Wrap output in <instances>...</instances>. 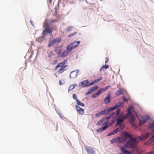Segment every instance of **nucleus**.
<instances>
[{"label":"nucleus","mask_w":154,"mask_h":154,"mask_svg":"<svg viewBox=\"0 0 154 154\" xmlns=\"http://www.w3.org/2000/svg\"><path fill=\"white\" fill-rule=\"evenodd\" d=\"M139 137L135 139H132V136L127 132L124 134V136L123 137H117L113 138L111 141V143L113 144L116 142L117 143H125V145L121 148L122 152L125 154H131V152L127 150L125 148H130L135 146V144L137 140Z\"/></svg>","instance_id":"nucleus-1"},{"label":"nucleus","mask_w":154,"mask_h":154,"mask_svg":"<svg viewBox=\"0 0 154 154\" xmlns=\"http://www.w3.org/2000/svg\"><path fill=\"white\" fill-rule=\"evenodd\" d=\"M80 43L79 41L75 42L72 43L66 47V50L62 51V47L60 46L55 48L54 51L60 57H64L67 56L72 49L77 47Z\"/></svg>","instance_id":"nucleus-2"},{"label":"nucleus","mask_w":154,"mask_h":154,"mask_svg":"<svg viewBox=\"0 0 154 154\" xmlns=\"http://www.w3.org/2000/svg\"><path fill=\"white\" fill-rule=\"evenodd\" d=\"M66 61V60H64L62 62L59 63L56 66L54 70H56L58 68L60 67V68L58 70V73L61 74L65 70H66V69L67 66V65H65V63Z\"/></svg>","instance_id":"nucleus-3"},{"label":"nucleus","mask_w":154,"mask_h":154,"mask_svg":"<svg viewBox=\"0 0 154 154\" xmlns=\"http://www.w3.org/2000/svg\"><path fill=\"white\" fill-rule=\"evenodd\" d=\"M115 114V112L112 113L109 116H107L106 118H103L101 119L97 122V125L100 126L101 125L108 124V123L109 122V119L111 117V116Z\"/></svg>","instance_id":"nucleus-4"},{"label":"nucleus","mask_w":154,"mask_h":154,"mask_svg":"<svg viewBox=\"0 0 154 154\" xmlns=\"http://www.w3.org/2000/svg\"><path fill=\"white\" fill-rule=\"evenodd\" d=\"M123 115V113H122L121 114L119 115V118L117 119V122L116 124V125H118L122 123L124 121L125 119L128 118V116H126L125 115L123 116H122Z\"/></svg>","instance_id":"nucleus-5"},{"label":"nucleus","mask_w":154,"mask_h":154,"mask_svg":"<svg viewBox=\"0 0 154 154\" xmlns=\"http://www.w3.org/2000/svg\"><path fill=\"white\" fill-rule=\"evenodd\" d=\"M149 136V133H147L146 134L144 135V136H139L137 137H136L135 138H133L132 137V139H135L136 138L139 137V139H137V142L135 144V146L137 145V143L140 140H143L144 139H146L148 138Z\"/></svg>","instance_id":"nucleus-6"},{"label":"nucleus","mask_w":154,"mask_h":154,"mask_svg":"<svg viewBox=\"0 0 154 154\" xmlns=\"http://www.w3.org/2000/svg\"><path fill=\"white\" fill-rule=\"evenodd\" d=\"M52 31V29L49 27L46 28L43 31L42 34L43 36H45L48 34L51 33Z\"/></svg>","instance_id":"nucleus-7"},{"label":"nucleus","mask_w":154,"mask_h":154,"mask_svg":"<svg viewBox=\"0 0 154 154\" xmlns=\"http://www.w3.org/2000/svg\"><path fill=\"white\" fill-rule=\"evenodd\" d=\"M85 149L88 154H95L94 151L91 147L86 146Z\"/></svg>","instance_id":"nucleus-8"},{"label":"nucleus","mask_w":154,"mask_h":154,"mask_svg":"<svg viewBox=\"0 0 154 154\" xmlns=\"http://www.w3.org/2000/svg\"><path fill=\"white\" fill-rule=\"evenodd\" d=\"M108 114L107 110L104 109L98 112L95 115L96 117H99L103 115H106Z\"/></svg>","instance_id":"nucleus-9"},{"label":"nucleus","mask_w":154,"mask_h":154,"mask_svg":"<svg viewBox=\"0 0 154 154\" xmlns=\"http://www.w3.org/2000/svg\"><path fill=\"white\" fill-rule=\"evenodd\" d=\"M77 112L80 115H82L84 113V110L83 109L80 107L78 105L75 106Z\"/></svg>","instance_id":"nucleus-10"},{"label":"nucleus","mask_w":154,"mask_h":154,"mask_svg":"<svg viewBox=\"0 0 154 154\" xmlns=\"http://www.w3.org/2000/svg\"><path fill=\"white\" fill-rule=\"evenodd\" d=\"M149 119V117L148 116H146L143 117L142 118V120L140 121L139 125H142L145 123L146 121L148 120Z\"/></svg>","instance_id":"nucleus-11"},{"label":"nucleus","mask_w":154,"mask_h":154,"mask_svg":"<svg viewBox=\"0 0 154 154\" xmlns=\"http://www.w3.org/2000/svg\"><path fill=\"white\" fill-rule=\"evenodd\" d=\"M78 71L77 70L72 71L70 73L69 77L71 79H74L78 75Z\"/></svg>","instance_id":"nucleus-12"},{"label":"nucleus","mask_w":154,"mask_h":154,"mask_svg":"<svg viewBox=\"0 0 154 154\" xmlns=\"http://www.w3.org/2000/svg\"><path fill=\"white\" fill-rule=\"evenodd\" d=\"M60 40V39H59L58 40L57 39H54L52 41H50L49 42L48 45V47H50L54 45V44L57 43V42H59Z\"/></svg>","instance_id":"nucleus-13"},{"label":"nucleus","mask_w":154,"mask_h":154,"mask_svg":"<svg viewBox=\"0 0 154 154\" xmlns=\"http://www.w3.org/2000/svg\"><path fill=\"white\" fill-rule=\"evenodd\" d=\"M98 88V87L97 86H94L92 87L86 93L85 95H87L88 94L91 93L93 91L97 90Z\"/></svg>","instance_id":"nucleus-14"},{"label":"nucleus","mask_w":154,"mask_h":154,"mask_svg":"<svg viewBox=\"0 0 154 154\" xmlns=\"http://www.w3.org/2000/svg\"><path fill=\"white\" fill-rule=\"evenodd\" d=\"M110 126L109 124H107L103 126V127L100 128L97 130V132L98 133H100L104 131L106 128L109 127Z\"/></svg>","instance_id":"nucleus-15"},{"label":"nucleus","mask_w":154,"mask_h":154,"mask_svg":"<svg viewBox=\"0 0 154 154\" xmlns=\"http://www.w3.org/2000/svg\"><path fill=\"white\" fill-rule=\"evenodd\" d=\"M131 118L129 119V121L130 122V123L133 126H134V122L135 121V118L134 116L133 115H130Z\"/></svg>","instance_id":"nucleus-16"},{"label":"nucleus","mask_w":154,"mask_h":154,"mask_svg":"<svg viewBox=\"0 0 154 154\" xmlns=\"http://www.w3.org/2000/svg\"><path fill=\"white\" fill-rule=\"evenodd\" d=\"M80 83L84 87H88L89 86V83L87 80H85L81 82Z\"/></svg>","instance_id":"nucleus-17"},{"label":"nucleus","mask_w":154,"mask_h":154,"mask_svg":"<svg viewBox=\"0 0 154 154\" xmlns=\"http://www.w3.org/2000/svg\"><path fill=\"white\" fill-rule=\"evenodd\" d=\"M110 95H108L106 98H105L103 100L104 103L107 104L109 103L110 101Z\"/></svg>","instance_id":"nucleus-18"},{"label":"nucleus","mask_w":154,"mask_h":154,"mask_svg":"<svg viewBox=\"0 0 154 154\" xmlns=\"http://www.w3.org/2000/svg\"><path fill=\"white\" fill-rule=\"evenodd\" d=\"M101 79H102V78L100 77V78H99V79H96L95 80L90 82V83H89V86L90 85H93L99 82Z\"/></svg>","instance_id":"nucleus-19"},{"label":"nucleus","mask_w":154,"mask_h":154,"mask_svg":"<svg viewBox=\"0 0 154 154\" xmlns=\"http://www.w3.org/2000/svg\"><path fill=\"white\" fill-rule=\"evenodd\" d=\"M133 109V107L132 106H129L128 109V112L125 115L128 116L132 114L131 113V111L132 109Z\"/></svg>","instance_id":"nucleus-20"},{"label":"nucleus","mask_w":154,"mask_h":154,"mask_svg":"<svg viewBox=\"0 0 154 154\" xmlns=\"http://www.w3.org/2000/svg\"><path fill=\"white\" fill-rule=\"evenodd\" d=\"M124 104L121 102H119L117 103L115 106V107L116 109L123 106Z\"/></svg>","instance_id":"nucleus-21"},{"label":"nucleus","mask_w":154,"mask_h":154,"mask_svg":"<svg viewBox=\"0 0 154 154\" xmlns=\"http://www.w3.org/2000/svg\"><path fill=\"white\" fill-rule=\"evenodd\" d=\"M125 128V125L123 124H120L119 127L116 129L117 132L122 130Z\"/></svg>","instance_id":"nucleus-22"},{"label":"nucleus","mask_w":154,"mask_h":154,"mask_svg":"<svg viewBox=\"0 0 154 154\" xmlns=\"http://www.w3.org/2000/svg\"><path fill=\"white\" fill-rule=\"evenodd\" d=\"M117 130H116V129H114L113 131H112L110 132L109 134H108L107 135V136H109L110 135H112L116 133H117Z\"/></svg>","instance_id":"nucleus-23"},{"label":"nucleus","mask_w":154,"mask_h":154,"mask_svg":"<svg viewBox=\"0 0 154 154\" xmlns=\"http://www.w3.org/2000/svg\"><path fill=\"white\" fill-rule=\"evenodd\" d=\"M149 127L152 130V132H154V121H153L152 123H151L149 125Z\"/></svg>","instance_id":"nucleus-24"},{"label":"nucleus","mask_w":154,"mask_h":154,"mask_svg":"<svg viewBox=\"0 0 154 154\" xmlns=\"http://www.w3.org/2000/svg\"><path fill=\"white\" fill-rule=\"evenodd\" d=\"M110 86L109 85H108L105 87L104 88H101L100 90L101 93H102L106 91V90L108 89V88H109Z\"/></svg>","instance_id":"nucleus-25"},{"label":"nucleus","mask_w":154,"mask_h":154,"mask_svg":"<svg viewBox=\"0 0 154 154\" xmlns=\"http://www.w3.org/2000/svg\"><path fill=\"white\" fill-rule=\"evenodd\" d=\"M77 85V84H74L71 85L69 88V91L74 89V88Z\"/></svg>","instance_id":"nucleus-26"},{"label":"nucleus","mask_w":154,"mask_h":154,"mask_svg":"<svg viewBox=\"0 0 154 154\" xmlns=\"http://www.w3.org/2000/svg\"><path fill=\"white\" fill-rule=\"evenodd\" d=\"M76 102L78 106H80L83 107H84L85 106L84 104L83 103L80 102L79 100H77Z\"/></svg>","instance_id":"nucleus-27"},{"label":"nucleus","mask_w":154,"mask_h":154,"mask_svg":"<svg viewBox=\"0 0 154 154\" xmlns=\"http://www.w3.org/2000/svg\"><path fill=\"white\" fill-rule=\"evenodd\" d=\"M123 93L121 89H119L117 91L116 93V95L117 96H119L122 94Z\"/></svg>","instance_id":"nucleus-28"},{"label":"nucleus","mask_w":154,"mask_h":154,"mask_svg":"<svg viewBox=\"0 0 154 154\" xmlns=\"http://www.w3.org/2000/svg\"><path fill=\"white\" fill-rule=\"evenodd\" d=\"M115 109H116L114 106L109 108V109L107 110L108 113L112 111L113 110Z\"/></svg>","instance_id":"nucleus-29"},{"label":"nucleus","mask_w":154,"mask_h":154,"mask_svg":"<svg viewBox=\"0 0 154 154\" xmlns=\"http://www.w3.org/2000/svg\"><path fill=\"white\" fill-rule=\"evenodd\" d=\"M109 68V65H103L101 67L100 69V71H101V70L103 68H105L106 69H107Z\"/></svg>","instance_id":"nucleus-30"},{"label":"nucleus","mask_w":154,"mask_h":154,"mask_svg":"<svg viewBox=\"0 0 154 154\" xmlns=\"http://www.w3.org/2000/svg\"><path fill=\"white\" fill-rule=\"evenodd\" d=\"M72 97L73 99L75 100L76 101L77 100H78L77 98V95L75 94H73L72 95Z\"/></svg>","instance_id":"nucleus-31"},{"label":"nucleus","mask_w":154,"mask_h":154,"mask_svg":"<svg viewBox=\"0 0 154 154\" xmlns=\"http://www.w3.org/2000/svg\"><path fill=\"white\" fill-rule=\"evenodd\" d=\"M120 111V109H118L116 110V116H117L119 114Z\"/></svg>","instance_id":"nucleus-32"},{"label":"nucleus","mask_w":154,"mask_h":154,"mask_svg":"<svg viewBox=\"0 0 154 154\" xmlns=\"http://www.w3.org/2000/svg\"><path fill=\"white\" fill-rule=\"evenodd\" d=\"M98 96V95L96 93L95 94H93L92 96V97L93 98H96Z\"/></svg>","instance_id":"nucleus-33"},{"label":"nucleus","mask_w":154,"mask_h":154,"mask_svg":"<svg viewBox=\"0 0 154 154\" xmlns=\"http://www.w3.org/2000/svg\"><path fill=\"white\" fill-rule=\"evenodd\" d=\"M72 29V27H68L66 29L67 31H70Z\"/></svg>","instance_id":"nucleus-34"},{"label":"nucleus","mask_w":154,"mask_h":154,"mask_svg":"<svg viewBox=\"0 0 154 154\" xmlns=\"http://www.w3.org/2000/svg\"><path fill=\"white\" fill-rule=\"evenodd\" d=\"M53 55H54V54H53V53H52L51 52H50L48 55V57H52V56H53Z\"/></svg>","instance_id":"nucleus-35"},{"label":"nucleus","mask_w":154,"mask_h":154,"mask_svg":"<svg viewBox=\"0 0 154 154\" xmlns=\"http://www.w3.org/2000/svg\"><path fill=\"white\" fill-rule=\"evenodd\" d=\"M76 33V32H75V33H74L72 34H69V35H68V37L69 38H70L71 37V36H73Z\"/></svg>","instance_id":"nucleus-36"},{"label":"nucleus","mask_w":154,"mask_h":154,"mask_svg":"<svg viewBox=\"0 0 154 154\" xmlns=\"http://www.w3.org/2000/svg\"><path fill=\"white\" fill-rule=\"evenodd\" d=\"M150 140L152 141H154V134L153 135L152 137L150 138Z\"/></svg>","instance_id":"nucleus-37"},{"label":"nucleus","mask_w":154,"mask_h":154,"mask_svg":"<svg viewBox=\"0 0 154 154\" xmlns=\"http://www.w3.org/2000/svg\"><path fill=\"white\" fill-rule=\"evenodd\" d=\"M101 93V91H100V90H98V91L96 93L98 95V96Z\"/></svg>","instance_id":"nucleus-38"},{"label":"nucleus","mask_w":154,"mask_h":154,"mask_svg":"<svg viewBox=\"0 0 154 154\" xmlns=\"http://www.w3.org/2000/svg\"><path fill=\"white\" fill-rule=\"evenodd\" d=\"M109 61V58L108 57H106L105 58V63L108 62Z\"/></svg>","instance_id":"nucleus-39"},{"label":"nucleus","mask_w":154,"mask_h":154,"mask_svg":"<svg viewBox=\"0 0 154 154\" xmlns=\"http://www.w3.org/2000/svg\"><path fill=\"white\" fill-rule=\"evenodd\" d=\"M123 101H124L125 102L127 101V99L125 97H124L123 98Z\"/></svg>","instance_id":"nucleus-40"},{"label":"nucleus","mask_w":154,"mask_h":154,"mask_svg":"<svg viewBox=\"0 0 154 154\" xmlns=\"http://www.w3.org/2000/svg\"><path fill=\"white\" fill-rule=\"evenodd\" d=\"M153 154V152H147L146 154Z\"/></svg>","instance_id":"nucleus-41"},{"label":"nucleus","mask_w":154,"mask_h":154,"mask_svg":"<svg viewBox=\"0 0 154 154\" xmlns=\"http://www.w3.org/2000/svg\"><path fill=\"white\" fill-rule=\"evenodd\" d=\"M59 82V84L60 85H62V82L61 81H60Z\"/></svg>","instance_id":"nucleus-42"},{"label":"nucleus","mask_w":154,"mask_h":154,"mask_svg":"<svg viewBox=\"0 0 154 154\" xmlns=\"http://www.w3.org/2000/svg\"><path fill=\"white\" fill-rule=\"evenodd\" d=\"M30 23H31V24L32 25H33V21H32V20H30Z\"/></svg>","instance_id":"nucleus-43"},{"label":"nucleus","mask_w":154,"mask_h":154,"mask_svg":"<svg viewBox=\"0 0 154 154\" xmlns=\"http://www.w3.org/2000/svg\"><path fill=\"white\" fill-rule=\"evenodd\" d=\"M52 0H48L49 3L51 4Z\"/></svg>","instance_id":"nucleus-44"},{"label":"nucleus","mask_w":154,"mask_h":154,"mask_svg":"<svg viewBox=\"0 0 154 154\" xmlns=\"http://www.w3.org/2000/svg\"><path fill=\"white\" fill-rule=\"evenodd\" d=\"M55 20H52L51 21V22H55Z\"/></svg>","instance_id":"nucleus-45"},{"label":"nucleus","mask_w":154,"mask_h":154,"mask_svg":"<svg viewBox=\"0 0 154 154\" xmlns=\"http://www.w3.org/2000/svg\"><path fill=\"white\" fill-rule=\"evenodd\" d=\"M31 53H32V54H31V56H30V58L31 57V56H32V54H33V52H32Z\"/></svg>","instance_id":"nucleus-46"},{"label":"nucleus","mask_w":154,"mask_h":154,"mask_svg":"<svg viewBox=\"0 0 154 154\" xmlns=\"http://www.w3.org/2000/svg\"><path fill=\"white\" fill-rule=\"evenodd\" d=\"M55 61L56 62H57V60H55Z\"/></svg>","instance_id":"nucleus-47"},{"label":"nucleus","mask_w":154,"mask_h":154,"mask_svg":"<svg viewBox=\"0 0 154 154\" xmlns=\"http://www.w3.org/2000/svg\"><path fill=\"white\" fill-rule=\"evenodd\" d=\"M100 1H102L103 0H100Z\"/></svg>","instance_id":"nucleus-48"}]
</instances>
